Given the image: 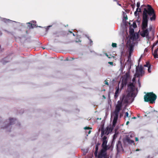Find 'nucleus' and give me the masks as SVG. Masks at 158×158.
Wrapping results in <instances>:
<instances>
[{"mask_svg": "<svg viewBox=\"0 0 158 158\" xmlns=\"http://www.w3.org/2000/svg\"><path fill=\"white\" fill-rule=\"evenodd\" d=\"M128 102L127 100L124 96H123L122 98H120V100L117 102V104L116 106L115 110L112 115L114 117V119L112 127H107L106 129H104L103 128H102L101 137H102L104 135H107L110 132H111L113 130L116 124L119 113L122 106V104L127 103Z\"/></svg>", "mask_w": 158, "mask_h": 158, "instance_id": "f257e3e1", "label": "nucleus"}, {"mask_svg": "<svg viewBox=\"0 0 158 158\" xmlns=\"http://www.w3.org/2000/svg\"><path fill=\"white\" fill-rule=\"evenodd\" d=\"M148 9L144 8L143 13V20L142 28V30L147 29L148 27V19L150 18L151 21L155 20L156 18V15L154 11L152 6L149 5H148Z\"/></svg>", "mask_w": 158, "mask_h": 158, "instance_id": "f03ea898", "label": "nucleus"}, {"mask_svg": "<svg viewBox=\"0 0 158 158\" xmlns=\"http://www.w3.org/2000/svg\"><path fill=\"white\" fill-rule=\"evenodd\" d=\"M157 98L156 96L153 93H148L144 96V100L146 102H149L151 103H153Z\"/></svg>", "mask_w": 158, "mask_h": 158, "instance_id": "7ed1b4c3", "label": "nucleus"}, {"mask_svg": "<svg viewBox=\"0 0 158 158\" xmlns=\"http://www.w3.org/2000/svg\"><path fill=\"white\" fill-rule=\"evenodd\" d=\"M144 71H143V67L141 66L140 67H137L136 68V73L135 75V77L133 78L132 81L133 82L135 81V77H139L142 76L144 74Z\"/></svg>", "mask_w": 158, "mask_h": 158, "instance_id": "20e7f679", "label": "nucleus"}, {"mask_svg": "<svg viewBox=\"0 0 158 158\" xmlns=\"http://www.w3.org/2000/svg\"><path fill=\"white\" fill-rule=\"evenodd\" d=\"M135 90V86L133 83L131 82L128 85L127 91L128 92V94L131 95L133 96V92Z\"/></svg>", "mask_w": 158, "mask_h": 158, "instance_id": "39448f33", "label": "nucleus"}, {"mask_svg": "<svg viewBox=\"0 0 158 158\" xmlns=\"http://www.w3.org/2000/svg\"><path fill=\"white\" fill-rule=\"evenodd\" d=\"M130 76L129 73L127 72L122 77V83L121 85L122 88H123L124 85H125L127 83V80L129 78Z\"/></svg>", "mask_w": 158, "mask_h": 158, "instance_id": "423d86ee", "label": "nucleus"}, {"mask_svg": "<svg viewBox=\"0 0 158 158\" xmlns=\"http://www.w3.org/2000/svg\"><path fill=\"white\" fill-rule=\"evenodd\" d=\"M106 151L102 149L98 153V158H108L107 155Z\"/></svg>", "mask_w": 158, "mask_h": 158, "instance_id": "0eeeda50", "label": "nucleus"}, {"mask_svg": "<svg viewBox=\"0 0 158 158\" xmlns=\"http://www.w3.org/2000/svg\"><path fill=\"white\" fill-rule=\"evenodd\" d=\"M140 35L143 37H146L148 39L150 38V37L149 36V32L148 29L142 30V31L140 32Z\"/></svg>", "mask_w": 158, "mask_h": 158, "instance_id": "6e6552de", "label": "nucleus"}, {"mask_svg": "<svg viewBox=\"0 0 158 158\" xmlns=\"http://www.w3.org/2000/svg\"><path fill=\"white\" fill-rule=\"evenodd\" d=\"M116 149L118 153L123 152V149L121 142L118 141L116 145Z\"/></svg>", "mask_w": 158, "mask_h": 158, "instance_id": "1a4fd4ad", "label": "nucleus"}, {"mask_svg": "<svg viewBox=\"0 0 158 158\" xmlns=\"http://www.w3.org/2000/svg\"><path fill=\"white\" fill-rule=\"evenodd\" d=\"M16 121V119L14 118H10L9 120V123L8 124H7L5 127H3L2 128L4 129L7 128L10 125L14 124Z\"/></svg>", "mask_w": 158, "mask_h": 158, "instance_id": "9d476101", "label": "nucleus"}, {"mask_svg": "<svg viewBox=\"0 0 158 158\" xmlns=\"http://www.w3.org/2000/svg\"><path fill=\"white\" fill-rule=\"evenodd\" d=\"M122 88H121V89ZM122 89H119V86L116 87V91L115 92L114 98L115 99H116L119 96V94L121 92Z\"/></svg>", "mask_w": 158, "mask_h": 158, "instance_id": "9b49d317", "label": "nucleus"}, {"mask_svg": "<svg viewBox=\"0 0 158 158\" xmlns=\"http://www.w3.org/2000/svg\"><path fill=\"white\" fill-rule=\"evenodd\" d=\"M27 23L28 24V27L29 28H33L35 27L36 26V22L35 21H33L30 23Z\"/></svg>", "mask_w": 158, "mask_h": 158, "instance_id": "f8f14e48", "label": "nucleus"}, {"mask_svg": "<svg viewBox=\"0 0 158 158\" xmlns=\"http://www.w3.org/2000/svg\"><path fill=\"white\" fill-rule=\"evenodd\" d=\"M103 143L102 144V147L103 149L106 150H107V141H102Z\"/></svg>", "mask_w": 158, "mask_h": 158, "instance_id": "ddd939ff", "label": "nucleus"}, {"mask_svg": "<svg viewBox=\"0 0 158 158\" xmlns=\"http://www.w3.org/2000/svg\"><path fill=\"white\" fill-rule=\"evenodd\" d=\"M135 136L134 133L133 132H130L129 134L127 136L126 139H131Z\"/></svg>", "mask_w": 158, "mask_h": 158, "instance_id": "4468645a", "label": "nucleus"}, {"mask_svg": "<svg viewBox=\"0 0 158 158\" xmlns=\"http://www.w3.org/2000/svg\"><path fill=\"white\" fill-rule=\"evenodd\" d=\"M123 22H124L127 19V17L126 13L124 12H123Z\"/></svg>", "mask_w": 158, "mask_h": 158, "instance_id": "2eb2a0df", "label": "nucleus"}, {"mask_svg": "<svg viewBox=\"0 0 158 158\" xmlns=\"http://www.w3.org/2000/svg\"><path fill=\"white\" fill-rule=\"evenodd\" d=\"M2 20L4 22L6 23H9L10 22H14L16 23V22L15 21H12V20H10L9 19H6L5 18H2Z\"/></svg>", "mask_w": 158, "mask_h": 158, "instance_id": "dca6fc26", "label": "nucleus"}, {"mask_svg": "<svg viewBox=\"0 0 158 158\" xmlns=\"http://www.w3.org/2000/svg\"><path fill=\"white\" fill-rule=\"evenodd\" d=\"M133 46L132 45H131L128 48L130 54L133 52Z\"/></svg>", "mask_w": 158, "mask_h": 158, "instance_id": "f3484780", "label": "nucleus"}, {"mask_svg": "<svg viewBox=\"0 0 158 158\" xmlns=\"http://www.w3.org/2000/svg\"><path fill=\"white\" fill-rule=\"evenodd\" d=\"M118 134L117 133H115L114 134V135L113 136V139L112 141V143H114L115 140L116 138L117 137Z\"/></svg>", "mask_w": 158, "mask_h": 158, "instance_id": "a211bd4d", "label": "nucleus"}, {"mask_svg": "<svg viewBox=\"0 0 158 158\" xmlns=\"http://www.w3.org/2000/svg\"><path fill=\"white\" fill-rule=\"evenodd\" d=\"M118 134L117 133H115L114 134V135L113 136V139L112 141V143H114L115 140L116 138L117 137Z\"/></svg>", "mask_w": 158, "mask_h": 158, "instance_id": "6ab92c4d", "label": "nucleus"}, {"mask_svg": "<svg viewBox=\"0 0 158 158\" xmlns=\"http://www.w3.org/2000/svg\"><path fill=\"white\" fill-rule=\"evenodd\" d=\"M130 139H126L127 142L130 144L134 143V141L133 140H131Z\"/></svg>", "mask_w": 158, "mask_h": 158, "instance_id": "aec40b11", "label": "nucleus"}, {"mask_svg": "<svg viewBox=\"0 0 158 158\" xmlns=\"http://www.w3.org/2000/svg\"><path fill=\"white\" fill-rule=\"evenodd\" d=\"M7 58H5L3 59L2 61L1 62H2L3 64H5V63H7L8 61L6 60Z\"/></svg>", "mask_w": 158, "mask_h": 158, "instance_id": "412c9836", "label": "nucleus"}, {"mask_svg": "<svg viewBox=\"0 0 158 158\" xmlns=\"http://www.w3.org/2000/svg\"><path fill=\"white\" fill-rule=\"evenodd\" d=\"M120 64H121V65H120V70H121V71H123V69L124 67V65L123 64L121 61L120 62Z\"/></svg>", "mask_w": 158, "mask_h": 158, "instance_id": "4be33fe9", "label": "nucleus"}, {"mask_svg": "<svg viewBox=\"0 0 158 158\" xmlns=\"http://www.w3.org/2000/svg\"><path fill=\"white\" fill-rule=\"evenodd\" d=\"M101 138H102V141H107V137H106L105 135L104 136H103L102 137H101Z\"/></svg>", "mask_w": 158, "mask_h": 158, "instance_id": "5701e85b", "label": "nucleus"}, {"mask_svg": "<svg viewBox=\"0 0 158 158\" xmlns=\"http://www.w3.org/2000/svg\"><path fill=\"white\" fill-rule=\"evenodd\" d=\"M151 66L149 62H147L146 64L144 65V66L145 67H148L149 66Z\"/></svg>", "mask_w": 158, "mask_h": 158, "instance_id": "b1692460", "label": "nucleus"}, {"mask_svg": "<svg viewBox=\"0 0 158 158\" xmlns=\"http://www.w3.org/2000/svg\"><path fill=\"white\" fill-rule=\"evenodd\" d=\"M134 30L133 29H131L129 31V33L130 34L132 35L134 34Z\"/></svg>", "mask_w": 158, "mask_h": 158, "instance_id": "393cba45", "label": "nucleus"}, {"mask_svg": "<svg viewBox=\"0 0 158 158\" xmlns=\"http://www.w3.org/2000/svg\"><path fill=\"white\" fill-rule=\"evenodd\" d=\"M138 9H139V8H137L136 10L134 12V15L135 16H137V15H138V13H137V12H138Z\"/></svg>", "mask_w": 158, "mask_h": 158, "instance_id": "a878e982", "label": "nucleus"}, {"mask_svg": "<svg viewBox=\"0 0 158 158\" xmlns=\"http://www.w3.org/2000/svg\"><path fill=\"white\" fill-rule=\"evenodd\" d=\"M148 71L149 73H150L151 72V66H149V67L148 68Z\"/></svg>", "mask_w": 158, "mask_h": 158, "instance_id": "bb28decb", "label": "nucleus"}, {"mask_svg": "<svg viewBox=\"0 0 158 158\" xmlns=\"http://www.w3.org/2000/svg\"><path fill=\"white\" fill-rule=\"evenodd\" d=\"M112 46L113 47H116L117 46V44L115 43H113L112 44Z\"/></svg>", "mask_w": 158, "mask_h": 158, "instance_id": "cd10ccee", "label": "nucleus"}, {"mask_svg": "<svg viewBox=\"0 0 158 158\" xmlns=\"http://www.w3.org/2000/svg\"><path fill=\"white\" fill-rule=\"evenodd\" d=\"M140 3L139 2H137L136 4L137 7V8H139L140 6Z\"/></svg>", "mask_w": 158, "mask_h": 158, "instance_id": "c85d7f7f", "label": "nucleus"}, {"mask_svg": "<svg viewBox=\"0 0 158 158\" xmlns=\"http://www.w3.org/2000/svg\"><path fill=\"white\" fill-rule=\"evenodd\" d=\"M152 25H150L149 26V29H148V30L150 31H151V30H152Z\"/></svg>", "mask_w": 158, "mask_h": 158, "instance_id": "c756f323", "label": "nucleus"}, {"mask_svg": "<svg viewBox=\"0 0 158 158\" xmlns=\"http://www.w3.org/2000/svg\"><path fill=\"white\" fill-rule=\"evenodd\" d=\"M124 117L125 118L128 117V113L127 112L126 113Z\"/></svg>", "mask_w": 158, "mask_h": 158, "instance_id": "7c9ffc66", "label": "nucleus"}, {"mask_svg": "<svg viewBox=\"0 0 158 158\" xmlns=\"http://www.w3.org/2000/svg\"><path fill=\"white\" fill-rule=\"evenodd\" d=\"M157 44V43H154L153 45V46L152 47V50H153V48L154 47H155L156 45Z\"/></svg>", "mask_w": 158, "mask_h": 158, "instance_id": "2f4dec72", "label": "nucleus"}, {"mask_svg": "<svg viewBox=\"0 0 158 158\" xmlns=\"http://www.w3.org/2000/svg\"><path fill=\"white\" fill-rule=\"evenodd\" d=\"M157 44V43H154L153 45V46L152 47V50H153V48L154 47H155L156 45Z\"/></svg>", "mask_w": 158, "mask_h": 158, "instance_id": "473e14b6", "label": "nucleus"}, {"mask_svg": "<svg viewBox=\"0 0 158 158\" xmlns=\"http://www.w3.org/2000/svg\"><path fill=\"white\" fill-rule=\"evenodd\" d=\"M91 129V128L88 127H85L84 128V129L85 130H89Z\"/></svg>", "mask_w": 158, "mask_h": 158, "instance_id": "72a5a7b5", "label": "nucleus"}, {"mask_svg": "<svg viewBox=\"0 0 158 158\" xmlns=\"http://www.w3.org/2000/svg\"><path fill=\"white\" fill-rule=\"evenodd\" d=\"M87 37L88 38V39L89 40L90 44L91 45V43H92V42H93L92 41V40L91 39H89V37L87 36Z\"/></svg>", "mask_w": 158, "mask_h": 158, "instance_id": "f704fd0d", "label": "nucleus"}, {"mask_svg": "<svg viewBox=\"0 0 158 158\" xmlns=\"http://www.w3.org/2000/svg\"><path fill=\"white\" fill-rule=\"evenodd\" d=\"M138 83H139V87H140V86H141V84H140V82L139 79V80H138Z\"/></svg>", "mask_w": 158, "mask_h": 158, "instance_id": "c9c22d12", "label": "nucleus"}, {"mask_svg": "<svg viewBox=\"0 0 158 158\" xmlns=\"http://www.w3.org/2000/svg\"><path fill=\"white\" fill-rule=\"evenodd\" d=\"M104 82L105 84H106V85H108L109 83L108 82H107V81L106 80L105 81H104Z\"/></svg>", "mask_w": 158, "mask_h": 158, "instance_id": "e433bc0d", "label": "nucleus"}, {"mask_svg": "<svg viewBox=\"0 0 158 158\" xmlns=\"http://www.w3.org/2000/svg\"><path fill=\"white\" fill-rule=\"evenodd\" d=\"M146 158H153L152 157H151L150 156H147Z\"/></svg>", "mask_w": 158, "mask_h": 158, "instance_id": "4c0bfd02", "label": "nucleus"}, {"mask_svg": "<svg viewBox=\"0 0 158 158\" xmlns=\"http://www.w3.org/2000/svg\"><path fill=\"white\" fill-rule=\"evenodd\" d=\"M108 63L111 65H112L113 63L112 62H109Z\"/></svg>", "mask_w": 158, "mask_h": 158, "instance_id": "58836bf2", "label": "nucleus"}, {"mask_svg": "<svg viewBox=\"0 0 158 158\" xmlns=\"http://www.w3.org/2000/svg\"><path fill=\"white\" fill-rule=\"evenodd\" d=\"M98 149V148H96V151H95V155H96V154L97 153V152H96V151H97Z\"/></svg>", "mask_w": 158, "mask_h": 158, "instance_id": "ea45409f", "label": "nucleus"}, {"mask_svg": "<svg viewBox=\"0 0 158 158\" xmlns=\"http://www.w3.org/2000/svg\"><path fill=\"white\" fill-rule=\"evenodd\" d=\"M135 141H138V138L137 137L135 138Z\"/></svg>", "mask_w": 158, "mask_h": 158, "instance_id": "a19ab883", "label": "nucleus"}, {"mask_svg": "<svg viewBox=\"0 0 158 158\" xmlns=\"http://www.w3.org/2000/svg\"><path fill=\"white\" fill-rule=\"evenodd\" d=\"M138 12H141V9L140 8H139V9H138Z\"/></svg>", "mask_w": 158, "mask_h": 158, "instance_id": "79ce46f5", "label": "nucleus"}, {"mask_svg": "<svg viewBox=\"0 0 158 158\" xmlns=\"http://www.w3.org/2000/svg\"><path fill=\"white\" fill-rule=\"evenodd\" d=\"M91 132V131L89 130L88 132V134H89Z\"/></svg>", "mask_w": 158, "mask_h": 158, "instance_id": "37998d69", "label": "nucleus"}, {"mask_svg": "<svg viewBox=\"0 0 158 158\" xmlns=\"http://www.w3.org/2000/svg\"><path fill=\"white\" fill-rule=\"evenodd\" d=\"M129 123V121H127V123H126V124L127 125Z\"/></svg>", "mask_w": 158, "mask_h": 158, "instance_id": "c03bdc74", "label": "nucleus"}, {"mask_svg": "<svg viewBox=\"0 0 158 158\" xmlns=\"http://www.w3.org/2000/svg\"><path fill=\"white\" fill-rule=\"evenodd\" d=\"M120 117H121V116H122V114H120Z\"/></svg>", "mask_w": 158, "mask_h": 158, "instance_id": "a18cd8bd", "label": "nucleus"}, {"mask_svg": "<svg viewBox=\"0 0 158 158\" xmlns=\"http://www.w3.org/2000/svg\"><path fill=\"white\" fill-rule=\"evenodd\" d=\"M65 60H69L68 58H66Z\"/></svg>", "mask_w": 158, "mask_h": 158, "instance_id": "49530a36", "label": "nucleus"}, {"mask_svg": "<svg viewBox=\"0 0 158 158\" xmlns=\"http://www.w3.org/2000/svg\"><path fill=\"white\" fill-rule=\"evenodd\" d=\"M139 149H136V151H139Z\"/></svg>", "mask_w": 158, "mask_h": 158, "instance_id": "de8ad7c7", "label": "nucleus"}, {"mask_svg": "<svg viewBox=\"0 0 158 158\" xmlns=\"http://www.w3.org/2000/svg\"><path fill=\"white\" fill-rule=\"evenodd\" d=\"M1 51V46L0 45V52Z\"/></svg>", "mask_w": 158, "mask_h": 158, "instance_id": "09e8293b", "label": "nucleus"}, {"mask_svg": "<svg viewBox=\"0 0 158 158\" xmlns=\"http://www.w3.org/2000/svg\"><path fill=\"white\" fill-rule=\"evenodd\" d=\"M152 33H153V35H154V31L152 32Z\"/></svg>", "mask_w": 158, "mask_h": 158, "instance_id": "8fccbe9b", "label": "nucleus"}, {"mask_svg": "<svg viewBox=\"0 0 158 158\" xmlns=\"http://www.w3.org/2000/svg\"><path fill=\"white\" fill-rule=\"evenodd\" d=\"M106 56L107 57H108V55H107V54H106Z\"/></svg>", "mask_w": 158, "mask_h": 158, "instance_id": "3c124183", "label": "nucleus"}, {"mask_svg": "<svg viewBox=\"0 0 158 158\" xmlns=\"http://www.w3.org/2000/svg\"><path fill=\"white\" fill-rule=\"evenodd\" d=\"M2 35V33H1V31H0V35Z\"/></svg>", "mask_w": 158, "mask_h": 158, "instance_id": "603ef678", "label": "nucleus"}, {"mask_svg": "<svg viewBox=\"0 0 158 158\" xmlns=\"http://www.w3.org/2000/svg\"><path fill=\"white\" fill-rule=\"evenodd\" d=\"M73 36H74L75 35V34H74V33H73Z\"/></svg>", "mask_w": 158, "mask_h": 158, "instance_id": "864d4df0", "label": "nucleus"}, {"mask_svg": "<svg viewBox=\"0 0 158 158\" xmlns=\"http://www.w3.org/2000/svg\"><path fill=\"white\" fill-rule=\"evenodd\" d=\"M118 5H119V6H121V4H118Z\"/></svg>", "mask_w": 158, "mask_h": 158, "instance_id": "5fc2aeb1", "label": "nucleus"}, {"mask_svg": "<svg viewBox=\"0 0 158 158\" xmlns=\"http://www.w3.org/2000/svg\"><path fill=\"white\" fill-rule=\"evenodd\" d=\"M51 27V26H48V27Z\"/></svg>", "mask_w": 158, "mask_h": 158, "instance_id": "6e6d98bb", "label": "nucleus"}, {"mask_svg": "<svg viewBox=\"0 0 158 158\" xmlns=\"http://www.w3.org/2000/svg\"><path fill=\"white\" fill-rule=\"evenodd\" d=\"M69 32H70V33H72V31H69Z\"/></svg>", "mask_w": 158, "mask_h": 158, "instance_id": "4d7b16f0", "label": "nucleus"}, {"mask_svg": "<svg viewBox=\"0 0 158 158\" xmlns=\"http://www.w3.org/2000/svg\"><path fill=\"white\" fill-rule=\"evenodd\" d=\"M115 1V0H114V1Z\"/></svg>", "mask_w": 158, "mask_h": 158, "instance_id": "13d9d810", "label": "nucleus"}]
</instances>
